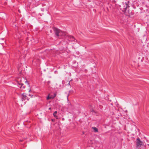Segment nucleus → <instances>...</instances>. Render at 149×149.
Instances as JSON below:
<instances>
[{
	"label": "nucleus",
	"mask_w": 149,
	"mask_h": 149,
	"mask_svg": "<svg viewBox=\"0 0 149 149\" xmlns=\"http://www.w3.org/2000/svg\"><path fill=\"white\" fill-rule=\"evenodd\" d=\"M57 113V111H55L53 113V115L56 118V119L58 118V117L56 115V114Z\"/></svg>",
	"instance_id": "obj_8"
},
{
	"label": "nucleus",
	"mask_w": 149,
	"mask_h": 149,
	"mask_svg": "<svg viewBox=\"0 0 149 149\" xmlns=\"http://www.w3.org/2000/svg\"><path fill=\"white\" fill-rule=\"evenodd\" d=\"M49 96L47 97V100H49L50 99L52 98V96H51L50 97H49Z\"/></svg>",
	"instance_id": "obj_10"
},
{
	"label": "nucleus",
	"mask_w": 149,
	"mask_h": 149,
	"mask_svg": "<svg viewBox=\"0 0 149 149\" xmlns=\"http://www.w3.org/2000/svg\"><path fill=\"white\" fill-rule=\"evenodd\" d=\"M56 95V93H54V96L53 97H52V98L53 99Z\"/></svg>",
	"instance_id": "obj_11"
},
{
	"label": "nucleus",
	"mask_w": 149,
	"mask_h": 149,
	"mask_svg": "<svg viewBox=\"0 0 149 149\" xmlns=\"http://www.w3.org/2000/svg\"><path fill=\"white\" fill-rule=\"evenodd\" d=\"M52 121H54L55 120V119H52Z\"/></svg>",
	"instance_id": "obj_14"
},
{
	"label": "nucleus",
	"mask_w": 149,
	"mask_h": 149,
	"mask_svg": "<svg viewBox=\"0 0 149 149\" xmlns=\"http://www.w3.org/2000/svg\"><path fill=\"white\" fill-rule=\"evenodd\" d=\"M120 8L121 10L123 11H125L127 7H129V6L126 3H123L120 6Z\"/></svg>",
	"instance_id": "obj_1"
},
{
	"label": "nucleus",
	"mask_w": 149,
	"mask_h": 149,
	"mask_svg": "<svg viewBox=\"0 0 149 149\" xmlns=\"http://www.w3.org/2000/svg\"><path fill=\"white\" fill-rule=\"evenodd\" d=\"M20 81L21 84H19V85H21V86L20 87V88H22L24 89L25 88V86H23L22 87V86L23 85L24 82L25 83V84H26L27 86L29 87V84L27 82V80L26 79H24L23 78H21Z\"/></svg>",
	"instance_id": "obj_2"
},
{
	"label": "nucleus",
	"mask_w": 149,
	"mask_h": 149,
	"mask_svg": "<svg viewBox=\"0 0 149 149\" xmlns=\"http://www.w3.org/2000/svg\"><path fill=\"white\" fill-rule=\"evenodd\" d=\"M26 95L25 93H24L22 94V101H23V100L26 99Z\"/></svg>",
	"instance_id": "obj_6"
},
{
	"label": "nucleus",
	"mask_w": 149,
	"mask_h": 149,
	"mask_svg": "<svg viewBox=\"0 0 149 149\" xmlns=\"http://www.w3.org/2000/svg\"><path fill=\"white\" fill-rule=\"evenodd\" d=\"M70 38L72 39V40H75L73 36H70Z\"/></svg>",
	"instance_id": "obj_9"
},
{
	"label": "nucleus",
	"mask_w": 149,
	"mask_h": 149,
	"mask_svg": "<svg viewBox=\"0 0 149 149\" xmlns=\"http://www.w3.org/2000/svg\"><path fill=\"white\" fill-rule=\"evenodd\" d=\"M94 130H98V129L96 127H94Z\"/></svg>",
	"instance_id": "obj_12"
},
{
	"label": "nucleus",
	"mask_w": 149,
	"mask_h": 149,
	"mask_svg": "<svg viewBox=\"0 0 149 149\" xmlns=\"http://www.w3.org/2000/svg\"><path fill=\"white\" fill-rule=\"evenodd\" d=\"M65 33L62 31H61L59 33V34L58 35V36H64L65 35Z\"/></svg>",
	"instance_id": "obj_7"
},
{
	"label": "nucleus",
	"mask_w": 149,
	"mask_h": 149,
	"mask_svg": "<svg viewBox=\"0 0 149 149\" xmlns=\"http://www.w3.org/2000/svg\"><path fill=\"white\" fill-rule=\"evenodd\" d=\"M88 146H93V139L89 140L88 142Z\"/></svg>",
	"instance_id": "obj_5"
},
{
	"label": "nucleus",
	"mask_w": 149,
	"mask_h": 149,
	"mask_svg": "<svg viewBox=\"0 0 149 149\" xmlns=\"http://www.w3.org/2000/svg\"><path fill=\"white\" fill-rule=\"evenodd\" d=\"M28 91H29V92H30V91H31V89L30 88H29L28 89Z\"/></svg>",
	"instance_id": "obj_13"
},
{
	"label": "nucleus",
	"mask_w": 149,
	"mask_h": 149,
	"mask_svg": "<svg viewBox=\"0 0 149 149\" xmlns=\"http://www.w3.org/2000/svg\"><path fill=\"white\" fill-rule=\"evenodd\" d=\"M137 130H139L138 128L137 129Z\"/></svg>",
	"instance_id": "obj_19"
},
{
	"label": "nucleus",
	"mask_w": 149,
	"mask_h": 149,
	"mask_svg": "<svg viewBox=\"0 0 149 149\" xmlns=\"http://www.w3.org/2000/svg\"><path fill=\"white\" fill-rule=\"evenodd\" d=\"M18 70H19V71H20V68H19V69H18Z\"/></svg>",
	"instance_id": "obj_16"
},
{
	"label": "nucleus",
	"mask_w": 149,
	"mask_h": 149,
	"mask_svg": "<svg viewBox=\"0 0 149 149\" xmlns=\"http://www.w3.org/2000/svg\"><path fill=\"white\" fill-rule=\"evenodd\" d=\"M54 30L55 32L56 35L57 36H58V35L61 30L56 28H54Z\"/></svg>",
	"instance_id": "obj_4"
},
{
	"label": "nucleus",
	"mask_w": 149,
	"mask_h": 149,
	"mask_svg": "<svg viewBox=\"0 0 149 149\" xmlns=\"http://www.w3.org/2000/svg\"><path fill=\"white\" fill-rule=\"evenodd\" d=\"M133 127H134L135 128L136 127L135 125H133Z\"/></svg>",
	"instance_id": "obj_15"
},
{
	"label": "nucleus",
	"mask_w": 149,
	"mask_h": 149,
	"mask_svg": "<svg viewBox=\"0 0 149 149\" xmlns=\"http://www.w3.org/2000/svg\"><path fill=\"white\" fill-rule=\"evenodd\" d=\"M136 146L137 148H140L141 147L142 145V142L141 141L140 139L138 137L136 139Z\"/></svg>",
	"instance_id": "obj_3"
},
{
	"label": "nucleus",
	"mask_w": 149,
	"mask_h": 149,
	"mask_svg": "<svg viewBox=\"0 0 149 149\" xmlns=\"http://www.w3.org/2000/svg\"><path fill=\"white\" fill-rule=\"evenodd\" d=\"M51 109V108H49V110H50Z\"/></svg>",
	"instance_id": "obj_18"
},
{
	"label": "nucleus",
	"mask_w": 149,
	"mask_h": 149,
	"mask_svg": "<svg viewBox=\"0 0 149 149\" xmlns=\"http://www.w3.org/2000/svg\"><path fill=\"white\" fill-rule=\"evenodd\" d=\"M94 132H98V131H94Z\"/></svg>",
	"instance_id": "obj_17"
}]
</instances>
